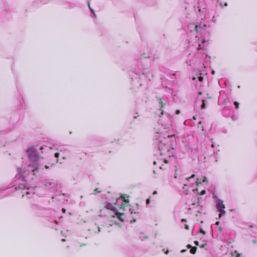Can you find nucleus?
<instances>
[{
	"instance_id": "423d86ee",
	"label": "nucleus",
	"mask_w": 257,
	"mask_h": 257,
	"mask_svg": "<svg viewBox=\"0 0 257 257\" xmlns=\"http://www.w3.org/2000/svg\"><path fill=\"white\" fill-rule=\"evenodd\" d=\"M159 102L160 104V111H161V114L163 115L164 111L163 107L165 105V104L163 102L162 98H159Z\"/></svg>"
},
{
	"instance_id": "9b49d317",
	"label": "nucleus",
	"mask_w": 257,
	"mask_h": 257,
	"mask_svg": "<svg viewBox=\"0 0 257 257\" xmlns=\"http://www.w3.org/2000/svg\"><path fill=\"white\" fill-rule=\"evenodd\" d=\"M203 243L202 244H199V246L201 248L204 247L207 245V241L205 240H203Z\"/></svg>"
},
{
	"instance_id": "f03ea898",
	"label": "nucleus",
	"mask_w": 257,
	"mask_h": 257,
	"mask_svg": "<svg viewBox=\"0 0 257 257\" xmlns=\"http://www.w3.org/2000/svg\"><path fill=\"white\" fill-rule=\"evenodd\" d=\"M216 208L217 210L220 212L219 214V218H220L222 214L225 213V211L224 210L225 205L223 204V201L219 200L216 203Z\"/></svg>"
},
{
	"instance_id": "412c9836",
	"label": "nucleus",
	"mask_w": 257,
	"mask_h": 257,
	"mask_svg": "<svg viewBox=\"0 0 257 257\" xmlns=\"http://www.w3.org/2000/svg\"><path fill=\"white\" fill-rule=\"evenodd\" d=\"M55 157L56 158H58L59 157V153H56L54 155Z\"/></svg>"
},
{
	"instance_id": "f3484780",
	"label": "nucleus",
	"mask_w": 257,
	"mask_h": 257,
	"mask_svg": "<svg viewBox=\"0 0 257 257\" xmlns=\"http://www.w3.org/2000/svg\"><path fill=\"white\" fill-rule=\"evenodd\" d=\"M234 105H235V108H236V109H238V107H239V103H238L237 102L235 101V102H234Z\"/></svg>"
},
{
	"instance_id": "ddd939ff",
	"label": "nucleus",
	"mask_w": 257,
	"mask_h": 257,
	"mask_svg": "<svg viewBox=\"0 0 257 257\" xmlns=\"http://www.w3.org/2000/svg\"><path fill=\"white\" fill-rule=\"evenodd\" d=\"M206 101L204 100H202V104L201 105V109H204L206 108Z\"/></svg>"
},
{
	"instance_id": "58836bf2",
	"label": "nucleus",
	"mask_w": 257,
	"mask_h": 257,
	"mask_svg": "<svg viewBox=\"0 0 257 257\" xmlns=\"http://www.w3.org/2000/svg\"><path fill=\"white\" fill-rule=\"evenodd\" d=\"M154 165H156V162L154 161Z\"/></svg>"
},
{
	"instance_id": "f257e3e1",
	"label": "nucleus",
	"mask_w": 257,
	"mask_h": 257,
	"mask_svg": "<svg viewBox=\"0 0 257 257\" xmlns=\"http://www.w3.org/2000/svg\"><path fill=\"white\" fill-rule=\"evenodd\" d=\"M106 208L107 209H110L114 212V215L112 216V217H116L121 221H123V219L121 217L123 215V213H119L117 212L115 207L110 203L107 204Z\"/></svg>"
},
{
	"instance_id": "1a4fd4ad",
	"label": "nucleus",
	"mask_w": 257,
	"mask_h": 257,
	"mask_svg": "<svg viewBox=\"0 0 257 257\" xmlns=\"http://www.w3.org/2000/svg\"><path fill=\"white\" fill-rule=\"evenodd\" d=\"M188 248H190V252L192 254H195L197 250V247L195 246H192L190 244H188L187 246Z\"/></svg>"
},
{
	"instance_id": "f704fd0d",
	"label": "nucleus",
	"mask_w": 257,
	"mask_h": 257,
	"mask_svg": "<svg viewBox=\"0 0 257 257\" xmlns=\"http://www.w3.org/2000/svg\"><path fill=\"white\" fill-rule=\"evenodd\" d=\"M224 6H227V4L226 3H225L224 4Z\"/></svg>"
},
{
	"instance_id": "a878e982",
	"label": "nucleus",
	"mask_w": 257,
	"mask_h": 257,
	"mask_svg": "<svg viewBox=\"0 0 257 257\" xmlns=\"http://www.w3.org/2000/svg\"><path fill=\"white\" fill-rule=\"evenodd\" d=\"M180 111L179 110H177L176 111V113L177 114H180Z\"/></svg>"
},
{
	"instance_id": "a211bd4d",
	"label": "nucleus",
	"mask_w": 257,
	"mask_h": 257,
	"mask_svg": "<svg viewBox=\"0 0 257 257\" xmlns=\"http://www.w3.org/2000/svg\"><path fill=\"white\" fill-rule=\"evenodd\" d=\"M195 176V175L194 174H193L192 175H191L190 177H187L186 178V180L187 181H189V180L191 179V178H194Z\"/></svg>"
},
{
	"instance_id": "7ed1b4c3",
	"label": "nucleus",
	"mask_w": 257,
	"mask_h": 257,
	"mask_svg": "<svg viewBox=\"0 0 257 257\" xmlns=\"http://www.w3.org/2000/svg\"><path fill=\"white\" fill-rule=\"evenodd\" d=\"M208 182V181L205 177H204L203 180H202L201 178H197V179L196 183V186H197L196 191H197L198 194L203 195L206 193V191L204 189L201 190L200 192L199 191L198 187L199 186V185L201 184L202 183V182Z\"/></svg>"
},
{
	"instance_id": "c9c22d12",
	"label": "nucleus",
	"mask_w": 257,
	"mask_h": 257,
	"mask_svg": "<svg viewBox=\"0 0 257 257\" xmlns=\"http://www.w3.org/2000/svg\"><path fill=\"white\" fill-rule=\"evenodd\" d=\"M207 98H211V96H207Z\"/></svg>"
},
{
	"instance_id": "6ab92c4d",
	"label": "nucleus",
	"mask_w": 257,
	"mask_h": 257,
	"mask_svg": "<svg viewBox=\"0 0 257 257\" xmlns=\"http://www.w3.org/2000/svg\"><path fill=\"white\" fill-rule=\"evenodd\" d=\"M198 80L199 81L201 82L203 80V77L202 76H199L198 77Z\"/></svg>"
},
{
	"instance_id": "b1692460",
	"label": "nucleus",
	"mask_w": 257,
	"mask_h": 257,
	"mask_svg": "<svg viewBox=\"0 0 257 257\" xmlns=\"http://www.w3.org/2000/svg\"><path fill=\"white\" fill-rule=\"evenodd\" d=\"M150 202V199H148L146 201V203L147 204H149Z\"/></svg>"
},
{
	"instance_id": "393cba45",
	"label": "nucleus",
	"mask_w": 257,
	"mask_h": 257,
	"mask_svg": "<svg viewBox=\"0 0 257 257\" xmlns=\"http://www.w3.org/2000/svg\"><path fill=\"white\" fill-rule=\"evenodd\" d=\"M185 228L186 229H189V226L187 224L185 225Z\"/></svg>"
},
{
	"instance_id": "4be33fe9",
	"label": "nucleus",
	"mask_w": 257,
	"mask_h": 257,
	"mask_svg": "<svg viewBox=\"0 0 257 257\" xmlns=\"http://www.w3.org/2000/svg\"><path fill=\"white\" fill-rule=\"evenodd\" d=\"M194 244L196 245H197V246H199V242L197 240H195L194 241Z\"/></svg>"
},
{
	"instance_id": "aec40b11",
	"label": "nucleus",
	"mask_w": 257,
	"mask_h": 257,
	"mask_svg": "<svg viewBox=\"0 0 257 257\" xmlns=\"http://www.w3.org/2000/svg\"><path fill=\"white\" fill-rule=\"evenodd\" d=\"M98 192V188H95L94 190V194H96Z\"/></svg>"
},
{
	"instance_id": "c85d7f7f",
	"label": "nucleus",
	"mask_w": 257,
	"mask_h": 257,
	"mask_svg": "<svg viewBox=\"0 0 257 257\" xmlns=\"http://www.w3.org/2000/svg\"><path fill=\"white\" fill-rule=\"evenodd\" d=\"M181 221H182V222H184H184H186V219H182L181 220Z\"/></svg>"
},
{
	"instance_id": "2eb2a0df",
	"label": "nucleus",
	"mask_w": 257,
	"mask_h": 257,
	"mask_svg": "<svg viewBox=\"0 0 257 257\" xmlns=\"http://www.w3.org/2000/svg\"><path fill=\"white\" fill-rule=\"evenodd\" d=\"M175 174H174V178H176L177 176V170L178 169L176 167H175V168L174 169Z\"/></svg>"
},
{
	"instance_id": "e433bc0d",
	"label": "nucleus",
	"mask_w": 257,
	"mask_h": 257,
	"mask_svg": "<svg viewBox=\"0 0 257 257\" xmlns=\"http://www.w3.org/2000/svg\"><path fill=\"white\" fill-rule=\"evenodd\" d=\"M43 148L42 147H41L40 148V150H43Z\"/></svg>"
},
{
	"instance_id": "0eeeda50",
	"label": "nucleus",
	"mask_w": 257,
	"mask_h": 257,
	"mask_svg": "<svg viewBox=\"0 0 257 257\" xmlns=\"http://www.w3.org/2000/svg\"><path fill=\"white\" fill-rule=\"evenodd\" d=\"M206 28V25L200 26V25H195V31L196 33L201 32V30L203 29H205Z\"/></svg>"
},
{
	"instance_id": "473e14b6",
	"label": "nucleus",
	"mask_w": 257,
	"mask_h": 257,
	"mask_svg": "<svg viewBox=\"0 0 257 257\" xmlns=\"http://www.w3.org/2000/svg\"><path fill=\"white\" fill-rule=\"evenodd\" d=\"M84 245H85V244H81V245H80V247H82V246H84Z\"/></svg>"
},
{
	"instance_id": "ea45409f",
	"label": "nucleus",
	"mask_w": 257,
	"mask_h": 257,
	"mask_svg": "<svg viewBox=\"0 0 257 257\" xmlns=\"http://www.w3.org/2000/svg\"><path fill=\"white\" fill-rule=\"evenodd\" d=\"M195 79H196V78H195V77H194V78H193V80H195Z\"/></svg>"
},
{
	"instance_id": "cd10ccee",
	"label": "nucleus",
	"mask_w": 257,
	"mask_h": 257,
	"mask_svg": "<svg viewBox=\"0 0 257 257\" xmlns=\"http://www.w3.org/2000/svg\"><path fill=\"white\" fill-rule=\"evenodd\" d=\"M62 211L63 212L65 213L66 212V209L65 208H63Z\"/></svg>"
},
{
	"instance_id": "c756f323",
	"label": "nucleus",
	"mask_w": 257,
	"mask_h": 257,
	"mask_svg": "<svg viewBox=\"0 0 257 257\" xmlns=\"http://www.w3.org/2000/svg\"><path fill=\"white\" fill-rule=\"evenodd\" d=\"M157 193V192L156 191H155L154 192H153V194H156Z\"/></svg>"
},
{
	"instance_id": "6e6552de",
	"label": "nucleus",
	"mask_w": 257,
	"mask_h": 257,
	"mask_svg": "<svg viewBox=\"0 0 257 257\" xmlns=\"http://www.w3.org/2000/svg\"><path fill=\"white\" fill-rule=\"evenodd\" d=\"M27 153L28 154V156L29 158H31L33 156H35L36 155V152L34 150L33 148H30L27 150Z\"/></svg>"
},
{
	"instance_id": "4c0bfd02",
	"label": "nucleus",
	"mask_w": 257,
	"mask_h": 257,
	"mask_svg": "<svg viewBox=\"0 0 257 257\" xmlns=\"http://www.w3.org/2000/svg\"><path fill=\"white\" fill-rule=\"evenodd\" d=\"M185 251H186V250H182L181 251V252H185Z\"/></svg>"
},
{
	"instance_id": "9d476101",
	"label": "nucleus",
	"mask_w": 257,
	"mask_h": 257,
	"mask_svg": "<svg viewBox=\"0 0 257 257\" xmlns=\"http://www.w3.org/2000/svg\"><path fill=\"white\" fill-rule=\"evenodd\" d=\"M234 254H235V257H242V254L238 252L237 250H235L233 252H232V255Z\"/></svg>"
},
{
	"instance_id": "72a5a7b5",
	"label": "nucleus",
	"mask_w": 257,
	"mask_h": 257,
	"mask_svg": "<svg viewBox=\"0 0 257 257\" xmlns=\"http://www.w3.org/2000/svg\"><path fill=\"white\" fill-rule=\"evenodd\" d=\"M211 147H212V148L214 147V145L212 144V145H211Z\"/></svg>"
},
{
	"instance_id": "5701e85b",
	"label": "nucleus",
	"mask_w": 257,
	"mask_h": 257,
	"mask_svg": "<svg viewBox=\"0 0 257 257\" xmlns=\"http://www.w3.org/2000/svg\"><path fill=\"white\" fill-rule=\"evenodd\" d=\"M203 49V47L202 45H199V47H198V49Z\"/></svg>"
},
{
	"instance_id": "2f4dec72",
	"label": "nucleus",
	"mask_w": 257,
	"mask_h": 257,
	"mask_svg": "<svg viewBox=\"0 0 257 257\" xmlns=\"http://www.w3.org/2000/svg\"><path fill=\"white\" fill-rule=\"evenodd\" d=\"M219 222L218 221H217V222H216V225H218V224H219Z\"/></svg>"
},
{
	"instance_id": "dca6fc26",
	"label": "nucleus",
	"mask_w": 257,
	"mask_h": 257,
	"mask_svg": "<svg viewBox=\"0 0 257 257\" xmlns=\"http://www.w3.org/2000/svg\"><path fill=\"white\" fill-rule=\"evenodd\" d=\"M199 232L202 233L203 235L206 234V232L203 230V228L201 227L200 228V232Z\"/></svg>"
},
{
	"instance_id": "7c9ffc66",
	"label": "nucleus",
	"mask_w": 257,
	"mask_h": 257,
	"mask_svg": "<svg viewBox=\"0 0 257 257\" xmlns=\"http://www.w3.org/2000/svg\"><path fill=\"white\" fill-rule=\"evenodd\" d=\"M45 167L46 169H48L49 168V167L48 166H47V165H46Z\"/></svg>"
},
{
	"instance_id": "4468645a",
	"label": "nucleus",
	"mask_w": 257,
	"mask_h": 257,
	"mask_svg": "<svg viewBox=\"0 0 257 257\" xmlns=\"http://www.w3.org/2000/svg\"><path fill=\"white\" fill-rule=\"evenodd\" d=\"M39 170V168L38 167V166L36 165L35 167H34V168L33 169H32V171L33 172V173H35L36 172H37Z\"/></svg>"
},
{
	"instance_id": "20e7f679",
	"label": "nucleus",
	"mask_w": 257,
	"mask_h": 257,
	"mask_svg": "<svg viewBox=\"0 0 257 257\" xmlns=\"http://www.w3.org/2000/svg\"><path fill=\"white\" fill-rule=\"evenodd\" d=\"M163 160V162L164 164H162V165L160 167V168L163 170H167L168 169L170 168V165L169 164V161L166 159H160L158 160V163H161V161Z\"/></svg>"
},
{
	"instance_id": "f8f14e48",
	"label": "nucleus",
	"mask_w": 257,
	"mask_h": 257,
	"mask_svg": "<svg viewBox=\"0 0 257 257\" xmlns=\"http://www.w3.org/2000/svg\"><path fill=\"white\" fill-rule=\"evenodd\" d=\"M120 198L122 200V201L126 203H129V200L128 199H125V198L124 197V196H121L120 197Z\"/></svg>"
},
{
	"instance_id": "39448f33",
	"label": "nucleus",
	"mask_w": 257,
	"mask_h": 257,
	"mask_svg": "<svg viewBox=\"0 0 257 257\" xmlns=\"http://www.w3.org/2000/svg\"><path fill=\"white\" fill-rule=\"evenodd\" d=\"M158 147H159V149L160 150V151H161V155H164L165 154V148L166 150H168V148L167 147H166L165 145L163 143H162V142H159V145H158Z\"/></svg>"
},
{
	"instance_id": "bb28decb",
	"label": "nucleus",
	"mask_w": 257,
	"mask_h": 257,
	"mask_svg": "<svg viewBox=\"0 0 257 257\" xmlns=\"http://www.w3.org/2000/svg\"><path fill=\"white\" fill-rule=\"evenodd\" d=\"M205 39H202V45H204V44L205 43Z\"/></svg>"
}]
</instances>
